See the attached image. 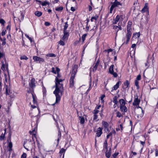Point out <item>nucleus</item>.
Masks as SVG:
<instances>
[{
    "instance_id": "nucleus-1",
    "label": "nucleus",
    "mask_w": 158,
    "mask_h": 158,
    "mask_svg": "<svg viewBox=\"0 0 158 158\" xmlns=\"http://www.w3.org/2000/svg\"><path fill=\"white\" fill-rule=\"evenodd\" d=\"M64 80V79H62L57 77L56 78V89L53 92V93L56 96V100L55 102L52 104L53 106L59 103L61 97L64 91L63 84L61 83Z\"/></svg>"
},
{
    "instance_id": "nucleus-2",
    "label": "nucleus",
    "mask_w": 158,
    "mask_h": 158,
    "mask_svg": "<svg viewBox=\"0 0 158 158\" xmlns=\"http://www.w3.org/2000/svg\"><path fill=\"white\" fill-rule=\"evenodd\" d=\"M132 22L131 21H128V24L127 26V33H126L125 37L123 39V44H127L130 39L132 35L131 25Z\"/></svg>"
},
{
    "instance_id": "nucleus-3",
    "label": "nucleus",
    "mask_w": 158,
    "mask_h": 158,
    "mask_svg": "<svg viewBox=\"0 0 158 158\" xmlns=\"http://www.w3.org/2000/svg\"><path fill=\"white\" fill-rule=\"evenodd\" d=\"M77 72V67L76 65H74L73 67L72 71L70 78L69 81V87L72 88H74V79L75 77V75Z\"/></svg>"
},
{
    "instance_id": "nucleus-4",
    "label": "nucleus",
    "mask_w": 158,
    "mask_h": 158,
    "mask_svg": "<svg viewBox=\"0 0 158 158\" xmlns=\"http://www.w3.org/2000/svg\"><path fill=\"white\" fill-rule=\"evenodd\" d=\"M38 124L37 122L35 123L34 122H32L31 126L32 127V131H30L29 133L31 135H33L32 139L34 140V137L36 138V132L37 129Z\"/></svg>"
},
{
    "instance_id": "nucleus-5",
    "label": "nucleus",
    "mask_w": 158,
    "mask_h": 158,
    "mask_svg": "<svg viewBox=\"0 0 158 158\" xmlns=\"http://www.w3.org/2000/svg\"><path fill=\"white\" fill-rule=\"evenodd\" d=\"M125 16L124 15H117L116 18L114 19L113 24H116L119 21V23H121L124 19Z\"/></svg>"
},
{
    "instance_id": "nucleus-6",
    "label": "nucleus",
    "mask_w": 158,
    "mask_h": 158,
    "mask_svg": "<svg viewBox=\"0 0 158 158\" xmlns=\"http://www.w3.org/2000/svg\"><path fill=\"white\" fill-rule=\"evenodd\" d=\"M114 65L112 64L110 67L109 69V73L112 75L114 77H118V74L117 73V69H115L116 72H114Z\"/></svg>"
},
{
    "instance_id": "nucleus-7",
    "label": "nucleus",
    "mask_w": 158,
    "mask_h": 158,
    "mask_svg": "<svg viewBox=\"0 0 158 158\" xmlns=\"http://www.w3.org/2000/svg\"><path fill=\"white\" fill-rule=\"evenodd\" d=\"M130 82L126 80L123 83V88L125 90H128L130 88Z\"/></svg>"
},
{
    "instance_id": "nucleus-8",
    "label": "nucleus",
    "mask_w": 158,
    "mask_h": 158,
    "mask_svg": "<svg viewBox=\"0 0 158 158\" xmlns=\"http://www.w3.org/2000/svg\"><path fill=\"white\" fill-rule=\"evenodd\" d=\"M102 124L104 128V130L106 132L109 131L108 127L109 124L108 123L104 121H102Z\"/></svg>"
},
{
    "instance_id": "nucleus-9",
    "label": "nucleus",
    "mask_w": 158,
    "mask_h": 158,
    "mask_svg": "<svg viewBox=\"0 0 158 158\" xmlns=\"http://www.w3.org/2000/svg\"><path fill=\"white\" fill-rule=\"evenodd\" d=\"M149 7L148 6V3H146L143 9L141 10V12L142 13H146L147 15H148L149 13Z\"/></svg>"
},
{
    "instance_id": "nucleus-10",
    "label": "nucleus",
    "mask_w": 158,
    "mask_h": 158,
    "mask_svg": "<svg viewBox=\"0 0 158 158\" xmlns=\"http://www.w3.org/2000/svg\"><path fill=\"white\" fill-rule=\"evenodd\" d=\"M103 128L99 127L96 131V137H100L102 134Z\"/></svg>"
},
{
    "instance_id": "nucleus-11",
    "label": "nucleus",
    "mask_w": 158,
    "mask_h": 158,
    "mask_svg": "<svg viewBox=\"0 0 158 158\" xmlns=\"http://www.w3.org/2000/svg\"><path fill=\"white\" fill-rule=\"evenodd\" d=\"M140 102V100L138 98V96H135L133 102V105L134 106H139Z\"/></svg>"
},
{
    "instance_id": "nucleus-12",
    "label": "nucleus",
    "mask_w": 158,
    "mask_h": 158,
    "mask_svg": "<svg viewBox=\"0 0 158 158\" xmlns=\"http://www.w3.org/2000/svg\"><path fill=\"white\" fill-rule=\"evenodd\" d=\"M33 59L35 61H39V63H41L44 62V59L36 56H33Z\"/></svg>"
},
{
    "instance_id": "nucleus-13",
    "label": "nucleus",
    "mask_w": 158,
    "mask_h": 158,
    "mask_svg": "<svg viewBox=\"0 0 158 158\" xmlns=\"http://www.w3.org/2000/svg\"><path fill=\"white\" fill-rule=\"evenodd\" d=\"M11 134L9 133L7 139V141L9 143L8 146L9 148H12V143L11 141Z\"/></svg>"
},
{
    "instance_id": "nucleus-14",
    "label": "nucleus",
    "mask_w": 158,
    "mask_h": 158,
    "mask_svg": "<svg viewBox=\"0 0 158 158\" xmlns=\"http://www.w3.org/2000/svg\"><path fill=\"white\" fill-rule=\"evenodd\" d=\"M35 80L34 78H32L30 82L29 83V85L30 87L32 88H34L35 86Z\"/></svg>"
},
{
    "instance_id": "nucleus-15",
    "label": "nucleus",
    "mask_w": 158,
    "mask_h": 158,
    "mask_svg": "<svg viewBox=\"0 0 158 158\" xmlns=\"http://www.w3.org/2000/svg\"><path fill=\"white\" fill-rule=\"evenodd\" d=\"M113 29L116 31L117 32H118L119 30H122V27L120 25L119 23H118V26L114 25L113 26Z\"/></svg>"
},
{
    "instance_id": "nucleus-16",
    "label": "nucleus",
    "mask_w": 158,
    "mask_h": 158,
    "mask_svg": "<svg viewBox=\"0 0 158 158\" xmlns=\"http://www.w3.org/2000/svg\"><path fill=\"white\" fill-rule=\"evenodd\" d=\"M64 35L62 38V39L63 40H67L69 36V33L67 31H64Z\"/></svg>"
},
{
    "instance_id": "nucleus-17",
    "label": "nucleus",
    "mask_w": 158,
    "mask_h": 158,
    "mask_svg": "<svg viewBox=\"0 0 158 158\" xmlns=\"http://www.w3.org/2000/svg\"><path fill=\"white\" fill-rule=\"evenodd\" d=\"M57 127L58 130V139H57V144H58L60 139L61 137V133L60 131V129L59 128L58 124H57Z\"/></svg>"
},
{
    "instance_id": "nucleus-18",
    "label": "nucleus",
    "mask_w": 158,
    "mask_h": 158,
    "mask_svg": "<svg viewBox=\"0 0 158 158\" xmlns=\"http://www.w3.org/2000/svg\"><path fill=\"white\" fill-rule=\"evenodd\" d=\"M121 82L119 81H118L116 84L112 88L111 90V92L113 90H116L119 87L120 84H121Z\"/></svg>"
},
{
    "instance_id": "nucleus-19",
    "label": "nucleus",
    "mask_w": 158,
    "mask_h": 158,
    "mask_svg": "<svg viewBox=\"0 0 158 158\" xmlns=\"http://www.w3.org/2000/svg\"><path fill=\"white\" fill-rule=\"evenodd\" d=\"M99 60L97 61L96 63L94 64V66L92 68V71L94 72L97 69L98 66H99Z\"/></svg>"
},
{
    "instance_id": "nucleus-20",
    "label": "nucleus",
    "mask_w": 158,
    "mask_h": 158,
    "mask_svg": "<svg viewBox=\"0 0 158 158\" xmlns=\"http://www.w3.org/2000/svg\"><path fill=\"white\" fill-rule=\"evenodd\" d=\"M101 107V105H99L98 106H96L95 109L93 111V114H97L99 112V111L98 110Z\"/></svg>"
},
{
    "instance_id": "nucleus-21",
    "label": "nucleus",
    "mask_w": 158,
    "mask_h": 158,
    "mask_svg": "<svg viewBox=\"0 0 158 158\" xmlns=\"http://www.w3.org/2000/svg\"><path fill=\"white\" fill-rule=\"evenodd\" d=\"M122 4L119 2H118L117 0H115L114 2L113 3L112 6L114 8L116 6H122Z\"/></svg>"
},
{
    "instance_id": "nucleus-22",
    "label": "nucleus",
    "mask_w": 158,
    "mask_h": 158,
    "mask_svg": "<svg viewBox=\"0 0 158 158\" xmlns=\"http://www.w3.org/2000/svg\"><path fill=\"white\" fill-rule=\"evenodd\" d=\"M60 69L57 67H52V72L54 74H56L59 72Z\"/></svg>"
},
{
    "instance_id": "nucleus-23",
    "label": "nucleus",
    "mask_w": 158,
    "mask_h": 158,
    "mask_svg": "<svg viewBox=\"0 0 158 158\" xmlns=\"http://www.w3.org/2000/svg\"><path fill=\"white\" fill-rule=\"evenodd\" d=\"M113 134L114 135H115L116 134V132L114 129H112L111 131L107 135L106 139H108L109 138V137L110 136H112Z\"/></svg>"
},
{
    "instance_id": "nucleus-24",
    "label": "nucleus",
    "mask_w": 158,
    "mask_h": 158,
    "mask_svg": "<svg viewBox=\"0 0 158 158\" xmlns=\"http://www.w3.org/2000/svg\"><path fill=\"white\" fill-rule=\"evenodd\" d=\"M120 109L122 112H126L127 111V109L125 105L120 106Z\"/></svg>"
},
{
    "instance_id": "nucleus-25",
    "label": "nucleus",
    "mask_w": 158,
    "mask_h": 158,
    "mask_svg": "<svg viewBox=\"0 0 158 158\" xmlns=\"http://www.w3.org/2000/svg\"><path fill=\"white\" fill-rule=\"evenodd\" d=\"M119 103H120V106L125 105V101L123 99H120L119 100Z\"/></svg>"
},
{
    "instance_id": "nucleus-26",
    "label": "nucleus",
    "mask_w": 158,
    "mask_h": 158,
    "mask_svg": "<svg viewBox=\"0 0 158 158\" xmlns=\"http://www.w3.org/2000/svg\"><path fill=\"white\" fill-rule=\"evenodd\" d=\"M98 18V15H96L92 17L90 19L91 22H93L94 21H96L97 20Z\"/></svg>"
},
{
    "instance_id": "nucleus-27",
    "label": "nucleus",
    "mask_w": 158,
    "mask_h": 158,
    "mask_svg": "<svg viewBox=\"0 0 158 158\" xmlns=\"http://www.w3.org/2000/svg\"><path fill=\"white\" fill-rule=\"evenodd\" d=\"M5 132L4 134L2 133L1 135L0 136V140L2 141L3 140L5 137V134L6 132V129L4 130Z\"/></svg>"
},
{
    "instance_id": "nucleus-28",
    "label": "nucleus",
    "mask_w": 158,
    "mask_h": 158,
    "mask_svg": "<svg viewBox=\"0 0 158 158\" xmlns=\"http://www.w3.org/2000/svg\"><path fill=\"white\" fill-rule=\"evenodd\" d=\"M66 149L64 148H62L59 152V153L60 155V156L62 155V154H63V157H64V153L65 152Z\"/></svg>"
},
{
    "instance_id": "nucleus-29",
    "label": "nucleus",
    "mask_w": 158,
    "mask_h": 158,
    "mask_svg": "<svg viewBox=\"0 0 158 158\" xmlns=\"http://www.w3.org/2000/svg\"><path fill=\"white\" fill-rule=\"evenodd\" d=\"M32 95L33 99V102L35 104H37V101L36 100V97L33 94H32Z\"/></svg>"
},
{
    "instance_id": "nucleus-30",
    "label": "nucleus",
    "mask_w": 158,
    "mask_h": 158,
    "mask_svg": "<svg viewBox=\"0 0 158 158\" xmlns=\"http://www.w3.org/2000/svg\"><path fill=\"white\" fill-rule=\"evenodd\" d=\"M139 108H141V109L140 110V111L141 112V114H138V117H140L142 118L143 116L144 113L142 109L140 108L139 107Z\"/></svg>"
},
{
    "instance_id": "nucleus-31",
    "label": "nucleus",
    "mask_w": 158,
    "mask_h": 158,
    "mask_svg": "<svg viewBox=\"0 0 158 158\" xmlns=\"http://www.w3.org/2000/svg\"><path fill=\"white\" fill-rule=\"evenodd\" d=\"M113 102L115 104H118L117 97V96H115L113 98Z\"/></svg>"
},
{
    "instance_id": "nucleus-32",
    "label": "nucleus",
    "mask_w": 158,
    "mask_h": 158,
    "mask_svg": "<svg viewBox=\"0 0 158 158\" xmlns=\"http://www.w3.org/2000/svg\"><path fill=\"white\" fill-rule=\"evenodd\" d=\"M35 15L38 17L41 16L42 15V13L40 11H36L35 13Z\"/></svg>"
},
{
    "instance_id": "nucleus-33",
    "label": "nucleus",
    "mask_w": 158,
    "mask_h": 158,
    "mask_svg": "<svg viewBox=\"0 0 158 158\" xmlns=\"http://www.w3.org/2000/svg\"><path fill=\"white\" fill-rule=\"evenodd\" d=\"M140 35V32L136 33L133 34V37H135V38H139Z\"/></svg>"
},
{
    "instance_id": "nucleus-34",
    "label": "nucleus",
    "mask_w": 158,
    "mask_h": 158,
    "mask_svg": "<svg viewBox=\"0 0 158 158\" xmlns=\"http://www.w3.org/2000/svg\"><path fill=\"white\" fill-rule=\"evenodd\" d=\"M93 117V120H95L96 122H97L99 120V119H98V115L97 114H94Z\"/></svg>"
},
{
    "instance_id": "nucleus-35",
    "label": "nucleus",
    "mask_w": 158,
    "mask_h": 158,
    "mask_svg": "<svg viewBox=\"0 0 158 158\" xmlns=\"http://www.w3.org/2000/svg\"><path fill=\"white\" fill-rule=\"evenodd\" d=\"M63 9V6H60L59 7H57L55 8V10L57 11H61Z\"/></svg>"
},
{
    "instance_id": "nucleus-36",
    "label": "nucleus",
    "mask_w": 158,
    "mask_h": 158,
    "mask_svg": "<svg viewBox=\"0 0 158 158\" xmlns=\"http://www.w3.org/2000/svg\"><path fill=\"white\" fill-rule=\"evenodd\" d=\"M80 123L81 124H83L85 123V119L84 117H80Z\"/></svg>"
},
{
    "instance_id": "nucleus-37",
    "label": "nucleus",
    "mask_w": 158,
    "mask_h": 158,
    "mask_svg": "<svg viewBox=\"0 0 158 158\" xmlns=\"http://www.w3.org/2000/svg\"><path fill=\"white\" fill-rule=\"evenodd\" d=\"M87 35V34L83 35L82 36L81 40L83 43H84L86 37Z\"/></svg>"
},
{
    "instance_id": "nucleus-38",
    "label": "nucleus",
    "mask_w": 158,
    "mask_h": 158,
    "mask_svg": "<svg viewBox=\"0 0 158 158\" xmlns=\"http://www.w3.org/2000/svg\"><path fill=\"white\" fill-rule=\"evenodd\" d=\"M1 40L2 41V45H4L6 44V39L5 38H1Z\"/></svg>"
},
{
    "instance_id": "nucleus-39",
    "label": "nucleus",
    "mask_w": 158,
    "mask_h": 158,
    "mask_svg": "<svg viewBox=\"0 0 158 158\" xmlns=\"http://www.w3.org/2000/svg\"><path fill=\"white\" fill-rule=\"evenodd\" d=\"M46 56L49 57H55L56 56V55L54 54L51 53L47 54Z\"/></svg>"
},
{
    "instance_id": "nucleus-40",
    "label": "nucleus",
    "mask_w": 158,
    "mask_h": 158,
    "mask_svg": "<svg viewBox=\"0 0 158 158\" xmlns=\"http://www.w3.org/2000/svg\"><path fill=\"white\" fill-rule=\"evenodd\" d=\"M69 26V25L68 24V22H66L64 23V31H67L66 30Z\"/></svg>"
},
{
    "instance_id": "nucleus-41",
    "label": "nucleus",
    "mask_w": 158,
    "mask_h": 158,
    "mask_svg": "<svg viewBox=\"0 0 158 158\" xmlns=\"http://www.w3.org/2000/svg\"><path fill=\"white\" fill-rule=\"evenodd\" d=\"M104 149H107V143L106 140L104 142L103 145Z\"/></svg>"
},
{
    "instance_id": "nucleus-42",
    "label": "nucleus",
    "mask_w": 158,
    "mask_h": 158,
    "mask_svg": "<svg viewBox=\"0 0 158 158\" xmlns=\"http://www.w3.org/2000/svg\"><path fill=\"white\" fill-rule=\"evenodd\" d=\"M35 138L36 139V141L37 143L38 147L39 149H40V148L41 147V145L40 143L38 141V140L37 139V137H36V138Z\"/></svg>"
},
{
    "instance_id": "nucleus-43",
    "label": "nucleus",
    "mask_w": 158,
    "mask_h": 158,
    "mask_svg": "<svg viewBox=\"0 0 158 158\" xmlns=\"http://www.w3.org/2000/svg\"><path fill=\"white\" fill-rule=\"evenodd\" d=\"M139 82L138 81L135 80V85L137 87V89H138L139 88Z\"/></svg>"
},
{
    "instance_id": "nucleus-44",
    "label": "nucleus",
    "mask_w": 158,
    "mask_h": 158,
    "mask_svg": "<svg viewBox=\"0 0 158 158\" xmlns=\"http://www.w3.org/2000/svg\"><path fill=\"white\" fill-rule=\"evenodd\" d=\"M116 116L118 118H120L121 116H122L121 114L119 111H117L116 113Z\"/></svg>"
},
{
    "instance_id": "nucleus-45",
    "label": "nucleus",
    "mask_w": 158,
    "mask_h": 158,
    "mask_svg": "<svg viewBox=\"0 0 158 158\" xmlns=\"http://www.w3.org/2000/svg\"><path fill=\"white\" fill-rule=\"evenodd\" d=\"M28 59V58L25 55L21 57V60H27Z\"/></svg>"
},
{
    "instance_id": "nucleus-46",
    "label": "nucleus",
    "mask_w": 158,
    "mask_h": 158,
    "mask_svg": "<svg viewBox=\"0 0 158 158\" xmlns=\"http://www.w3.org/2000/svg\"><path fill=\"white\" fill-rule=\"evenodd\" d=\"M110 152H106V156L107 158H109L110 157Z\"/></svg>"
},
{
    "instance_id": "nucleus-47",
    "label": "nucleus",
    "mask_w": 158,
    "mask_h": 158,
    "mask_svg": "<svg viewBox=\"0 0 158 158\" xmlns=\"http://www.w3.org/2000/svg\"><path fill=\"white\" fill-rule=\"evenodd\" d=\"M119 153L118 152H115L112 155L113 158H115L118 155Z\"/></svg>"
},
{
    "instance_id": "nucleus-48",
    "label": "nucleus",
    "mask_w": 158,
    "mask_h": 158,
    "mask_svg": "<svg viewBox=\"0 0 158 158\" xmlns=\"http://www.w3.org/2000/svg\"><path fill=\"white\" fill-rule=\"evenodd\" d=\"M48 4L49 3L48 2L46 1H45L43 2H42V3H41V4L43 6H46L47 4L48 5Z\"/></svg>"
},
{
    "instance_id": "nucleus-49",
    "label": "nucleus",
    "mask_w": 158,
    "mask_h": 158,
    "mask_svg": "<svg viewBox=\"0 0 158 158\" xmlns=\"http://www.w3.org/2000/svg\"><path fill=\"white\" fill-rule=\"evenodd\" d=\"M27 154L25 153H23L21 156V158H26Z\"/></svg>"
},
{
    "instance_id": "nucleus-50",
    "label": "nucleus",
    "mask_w": 158,
    "mask_h": 158,
    "mask_svg": "<svg viewBox=\"0 0 158 158\" xmlns=\"http://www.w3.org/2000/svg\"><path fill=\"white\" fill-rule=\"evenodd\" d=\"M118 127H119V128L120 129L121 131H122L123 130V123H122L119 126H118Z\"/></svg>"
},
{
    "instance_id": "nucleus-51",
    "label": "nucleus",
    "mask_w": 158,
    "mask_h": 158,
    "mask_svg": "<svg viewBox=\"0 0 158 158\" xmlns=\"http://www.w3.org/2000/svg\"><path fill=\"white\" fill-rule=\"evenodd\" d=\"M105 97V95H103L100 97L101 102L102 103H103V102H104L103 98H104V97Z\"/></svg>"
},
{
    "instance_id": "nucleus-52",
    "label": "nucleus",
    "mask_w": 158,
    "mask_h": 158,
    "mask_svg": "<svg viewBox=\"0 0 158 158\" xmlns=\"http://www.w3.org/2000/svg\"><path fill=\"white\" fill-rule=\"evenodd\" d=\"M141 79V76L140 75H138L137 76L136 79H135V80H137V81H139V80H140Z\"/></svg>"
},
{
    "instance_id": "nucleus-53",
    "label": "nucleus",
    "mask_w": 158,
    "mask_h": 158,
    "mask_svg": "<svg viewBox=\"0 0 158 158\" xmlns=\"http://www.w3.org/2000/svg\"><path fill=\"white\" fill-rule=\"evenodd\" d=\"M1 69L3 71H5V64H4L3 63L2 64V66L1 67Z\"/></svg>"
},
{
    "instance_id": "nucleus-54",
    "label": "nucleus",
    "mask_w": 158,
    "mask_h": 158,
    "mask_svg": "<svg viewBox=\"0 0 158 158\" xmlns=\"http://www.w3.org/2000/svg\"><path fill=\"white\" fill-rule=\"evenodd\" d=\"M59 43L60 45H61L62 46H64L65 44L64 43L63 41H62L61 40H60V41H59Z\"/></svg>"
},
{
    "instance_id": "nucleus-55",
    "label": "nucleus",
    "mask_w": 158,
    "mask_h": 158,
    "mask_svg": "<svg viewBox=\"0 0 158 158\" xmlns=\"http://www.w3.org/2000/svg\"><path fill=\"white\" fill-rule=\"evenodd\" d=\"M0 23L2 25H4L5 23V21L3 19H0Z\"/></svg>"
},
{
    "instance_id": "nucleus-56",
    "label": "nucleus",
    "mask_w": 158,
    "mask_h": 158,
    "mask_svg": "<svg viewBox=\"0 0 158 158\" xmlns=\"http://www.w3.org/2000/svg\"><path fill=\"white\" fill-rule=\"evenodd\" d=\"M25 36H26L27 38H28L29 40H30V41L31 42H31H32V39H31V37H29L28 36V35H25Z\"/></svg>"
},
{
    "instance_id": "nucleus-57",
    "label": "nucleus",
    "mask_w": 158,
    "mask_h": 158,
    "mask_svg": "<svg viewBox=\"0 0 158 158\" xmlns=\"http://www.w3.org/2000/svg\"><path fill=\"white\" fill-rule=\"evenodd\" d=\"M93 7L90 5H89L88 6V10L89 11H91L92 10V8Z\"/></svg>"
},
{
    "instance_id": "nucleus-58",
    "label": "nucleus",
    "mask_w": 158,
    "mask_h": 158,
    "mask_svg": "<svg viewBox=\"0 0 158 158\" xmlns=\"http://www.w3.org/2000/svg\"><path fill=\"white\" fill-rule=\"evenodd\" d=\"M114 7L112 6V5L110 8V13H112V11L114 9Z\"/></svg>"
},
{
    "instance_id": "nucleus-59",
    "label": "nucleus",
    "mask_w": 158,
    "mask_h": 158,
    "mask_svg": "<svg viewBox=\"0 0 158 158\" xmlns=\"http://www.w3.org/2000/svg\"><path fill=\"white\" fill-rule=\"evenodd\" d=\"M19 18H20L21 20H23V19L24 15H23L22 13H21V15L19 17Z\"/></svg>"
},
{
    "instance_id": "nucleus-60",
    "label": "nucleus",
    "mask_w": 158,
    "mask_h": 158,
    "mask_svg": "<svg viewBox=\"0 0 158 158\" xmlns=\"http://www.w3.org/2000/svg\"><path fill=\"white\" fill-rule=\"evenodd\" d=\"M44 24L45 26H48L50 25V24L49 23L46 22Z\"/></svg>"
},
{
    "instance_id": "nucleus-61",
    "label": "nucleus",
    "mask_w": 158,
    "mask_h": 158,
    "mask_svg": "<svg viewBox=\"0 0 158 158\" xmlns=\"http://www.w3.org/2000/svg\"><path fill=\"white\" fill-rule=\"evenodd\" d=\"M113 51L112 49H110L107 50H105V51H106L108 52V53H109L110 52H112Z\"/></svg>"
},
{
    "instance_id": "nucleus-62",
    "label": "nucleus",
    "mask_w": 158,
    "mask_h": 158,
    "mask_svg": "<svg viewBox=\"0 0 158 158\" xmlns=\"http://www.w3.org/2000/svg\"><path fill=\"white\" fill-rule=\"evenodd\" d=\"M102 112H103V109H102L101 110V113H99L100 115V116L101 117H102L103 116V114H102Z\"/></svg>"
},
{
    "instance_id": "nucleus-63",
    "label": "nucleus",
    "mask_w": 158,
    "mask_h": 158,
    "mask_svg": "<svg viewBox=\"0 0 158 158\" xmlns=\"http://www.w3.org/2000/svg\"><path fill=\"white\" fill-rule=\"evenodd\" d=\"M140 143L141 144L143 145V147L145 144V142L144 141L143 142V141H140Z\"/></svg>"
},
{
    "instance_id": "nucleus-64",
    "label": "nucleus",
    "mask_w": 158,
    "mask_h": 158,
    "mask_svg": "<svg viewBox=\"0 0 158 158\" xmlns=\"http://www.w3.org/2000/svg\"><path fill=\"white\" fill-rule=\"evenodd\" d=\"M43 94L45 93L46 92V89L44 86L43 88Z\"/></svg>"
}]
</instances>
